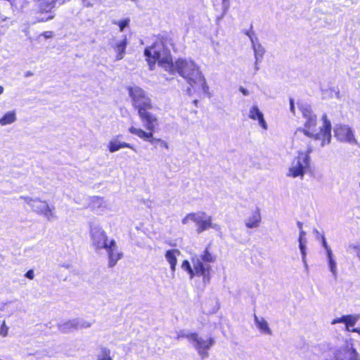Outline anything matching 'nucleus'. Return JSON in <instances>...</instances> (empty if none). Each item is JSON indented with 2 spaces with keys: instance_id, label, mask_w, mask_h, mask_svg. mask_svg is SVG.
<instances>
[{
  "instance_id": "nucleus-45",
  "label": "nucleus",
  "mask_w": 360,
  "mask_h": 360,
  "mask_svg": "<svg viewBox=\"0 0 360 360\" xmlns=\"http://www.w3.org/2000/svg\"><path fill=\"white\" fill-rule=\"evenodd\" d=\"M11 4V8L14 11V8L16 7V0H8Z\"/></svg>"
},
{
  "instance_id": "nucleus-44",
  "label": "nucleus",
  "mask_w": 360,
  "mask_h": 360,
  "mask_svg": "<svg viewBox=\"0 0 360 360\" xmlns=\"http://www.w3.org/2000/svg\"><path fill=\"white\" fill-rule=\"evenodd\" d=\"M239 91L244 95V96H248L249 95V91L245 89L244 87L243 86H240L239 88Z\"/></svg>"
},
{
  "instance_id": "nucleus-6",
  "label": "nucleus",
  "mask_w": 360,
  "mask_h": 360,
  "mask_svg": "<svg viewBox=\"0 0 360 360\" xmlns=\"http://www.w3.org/2000/svg\"><path fill=\"white\" fill-rule=\"evenodd\" d=\"M309 153L300 152L298 155L292 160L288 172V176L303 179L306 171L310 167V157Z\"/></svg>"
},
{
  "instance_id": "nucleus-28",
  "label": "nucleus",
  "mask_w": 360,
  "mask_h": 360,
  "mask_svg": "<svg viewBox=\"0 0 360 360\" xmlns=\"http://www.w3.org/2000/svg\"><path fill=\"white\" fill-rule=\"evenodd\" d=\"M16 115L14 111H9L6 112L1 119H0V125L5 126L7 124H11L15 122Z\"/></svg>"
},
{
  "instance_id": "nucleus-46",
  "label": "nucleus",
  "mask_w": 360,
  "mask_h": 360,
  "mask_svg": "<svg viewBox=\"0 0 360 360\" xmlns=\"http://www.w3.org/2000/svg\"><path fill=\"white\" fill-rule=\"evenodd\" d=\"M71 0H58V6H62L69 1H70Z\"/></svg>"
},
{
  "instance_id": "nucleus-25",
  "label": "nucleus",
  "mask_w": 360,
  "mask_h": 360,
  "mask_svg": "<svg viewBox=\"0 0 360 360\" xmlns=\"http://www.w3.org/2000/svg\"><path fill=\"white\" fill-rule=\"evenodd\" d=\"M77 322L75 319L68 320L67 321L60 323L58 325L59 330L63 333H69L77 330Z\"/></svg>"
},
{
  "instance_id": "nucleus-51",
  "label": "nucleus",
  "mask_w": 360,
  "mask_h": 360,
  "mask_svg": "<svg viewBox=\"0 0 360 360\" xmlns=\"http://www.w3.org/2000/svg\"><path fill=\"white\" fill-rule=\"evenodd\" d=\"M0 18H1V21H3V22L7 20V19H8V18L5 15H0Z\"/></svg>"
},
{
  "instance_id": "nucleus-52",
  "label": "nucleus",
  "mask_w": 360,
  "mask_h": 360,
  "mask_svg": "<svg viewBox=\"0 0 360 360\" xmlns=\"http://www.w3.org/2000/svg\"><path fill=\"white\" fill-rule=\"evenodd\" d=\"M4 89L2 86H0V95L4 93Z\"/></svg>"
},
{
  "instance_id": "nucleus-3",
  "label": "nucleus",
  "mask_w": 360,
  "mask_h": 360,
  "mask_svg": "<svg viewBox=\"0 0 360 360\" xmlns=\"http://www.w3.org/2000/svg\"><path fill=\"white\" fill-rule=\"evenodd\" d=\"M323 352H330L331 359L325 360H360V353L354 346L353 340H347L343 344L333 347L330 343L321 345Z\"/></svg>"
},
{
  "instance_id": "nucleus-36",
  "label": "nucleus",
  "mask_w": 360,
  "mask_h": 360,
  "mask_svg": "<svg viewBox=\"0 0 360 360\" xmlns=\"http://www.w3.org/2000/svg\"><path fill=\"white\" fill-rule=\"evenodd\" d=\"M194 213H190L188 214L183 219H182V224H187L189 221H193V217Z\"/></svg>"
},
{
  "instance_id": "nucleus-47",
  "label": "nucleus",
  "mask_w": 360,
  "mask_h": 360,
  "mask_svg": "<svg viewBox=\"0 0 360 360\" xmlns=\"http://www.w3.org/2000/svg\"><path fill=\"white\" fill-rule=\"evenodd\" d=\"M259 63L260 62H257V60H255V70L256 72L258 71L259 69Z\"/></svg>"
},
{
  "instance_id": "nucleus-2",
  "label": "nucleus",
  "mask_w": 360,
  "mask_h": 360,
  "mask_svg": "<svg viewBox=\"0 0 360 360\" xmlns=\"http://www.w3.org/2000/svg\"><path fill=\"white\" fill-rule=\"evenodd\" d=\"M299 109L305 121L304 128H299L297 131L304 133L315 141H319L321 147L329 144L331 139V125L330 121L327 120L326 115L323 116V124L320 128V131L318 132L316 129L317 117L313 112L311 106L307 103H299Z\"/></svg>"
},
{
  "instance_id": "nucleus-48",
  "label": "nucleus",
  "mask_w": 360,
  "mask_h": 360,
  "mask_svg": "<svg viewBox=\"0 0 360 360\" xmlns=\"http://www.w3.org/2000/svg\"><path fill=\"white\" fill-rule=\"evenodd\" d=\"M297 225L300 230H303L302 229L303 224L301 221H297Z\"/></svg>"
},
{
  "instance_id": "nucleus-10",
  "label": "nucleus",
  "mask_w": 360,
  "mask_h": 360,
  "mask_svg": "<svg viewBox=\"0 0 360 360\" xmlns=\"http://www.w3.org/2000/svg\"><path fill=\"white\" fill-rule=\"evenodd\" d=\"M188 341L193 345V347L197 350L198 354L202 359L208 356V350L214 343L213 338H210L207 339H203L198 336L195 333H193L188 336Z\"/></svg>"
},
{
  "instance_id": "nucleus-16",
  "label": "nucleus",
  "mask_w": 360,
  "mask_h": 360,
  "mask_svg": "<svg viewBox=\"0 0 360 360\" xmlns=\"http://www.w3.org/2000/svg\"><path fill=\"white\" fill-rule=\"evenodd\" d=\"M89 207L98 214H102L109 210L108 204L103 198L93 196L89 198Z\"/></svg>"
},
{
  "instance_id": "nucleus-49",
  "label": "nucleus",
  "mask_w": 360,
  "mask_h": 360,
  "mask_svg": "<svg viewBox=\"0 0 360 360\" xmlns=\"http://www.w3.org/2000/svg\"><path fill=\"white\" fill-rule=\"evenodd\" d=\"M351 331L352 332H354V333H357L358 334L360 335V328H353V329H352Z\"/></svg>"
},
{
  "instance_id": "nucleus-18",
  "label": "nucleus",
  "mask_w": 360,
  "mask_h": 360,
  "mask_svg": "<svg viewBox=\"0 0 360 360\" xmlns=\"http://www.w3.org/2000/svg\"><path fill=\"white\" fill-rule=\"evenodd\" d=\"M359 319V314L344 315L341 317L333 319L331 323L334 325L339 323H343L345 324L346 330L347 331H351L352 329H350V328L353 327Z\"/></svg>"
},
{
  "instance_id": "nucleus-19",
  "label": "nucleus",
  "mask_w": 360,
  "mask_h": 360,
  "mask_svg": "<svg viewBox=\"0 0 360 360\" xmlns=\"http://www.w3.org/2000/svg\"><path fill=\"white\" fill-rule=\"evenodd\" d=\"M248 116L252 120H257L259 126L264 129H267L268 126L264 118V115L257 105H255L250 109Z\"/></svg>"
},
{
  "instance_id": "nucleus-42",
  "label": "nucleus",
  "mask_w": 360,
  "mask_h": 360,
  "mask_svg": "<svg viewBox=\"0 0 360 360\" xmlns=\"http://www.w3.org/2000/svg\"><path fill=\"white\" fill-rule=\"evenodd\" d=\"M322 244H323V246L324 247V248L326 249V255L328 254V250H331L330 248V247L328 245L326 241V239L324 237H323V240H322Z\"/></svg>"
},
{
  "instance_id": "nucleus-15",
  "label": "nucleus",
  "mask_w": 360,
  "mask_h": 360,
  "mask_svg": "<svg viewBox=\"0 0 360 360\" xmlns=\"http://www.w3.org/2000/svg\"><path fill=\"white\" fill-rule=\"evenodd\" d=\"M193 222L197 225L196 231L201 233L209 229L212 217L207 214L205 212H194Z\"/></svg>"
},
{
  "instance_id": "nucleus-26",
  "label": "nucleus",
  "mask_w": 360,
  "mask_h": 360,
  "mask_svg": "<svg viewBox=\"0 0 360 360\" xmlns=\"http://www.w3.org/2000/svg\"><path fill=\"white\" fill-rule=\"evenodd\" d=\"M327 255V259L328 263V267L330 269V272L335 278L338 276V269H337V264L333 257V255L331 250H328Z\"/></svg>"
},
{
  "instance_id": "nucleus-39",
  "label": "nucleus",
  "mask_w": 360,
  "mask_h": 360,
  "mask_svg": "<svg viewBox=\"0 0 360 360\" xmlns=\"http://www.w3.org/2000/svg\"><path fill=\"white\" fill-rule=\"evenodd\" d=\"M209 229H213L217 231H221V226L220 225L217 224H213L212 222V221H210V226H209Z\"/></svg>"
},
{
  "instance_id": "nucleus-30",
  "label": "nucleus",
  "mask_w": 360,
  "mask_h": 360,
  "mask_svg": "<svg viewBox=\"0 0 360 360\" xmlns=\"http://www.w3.org/2000/svg\"><path fill=\"white\" fill-rule=\"evenodd\" d=\"M98 360H112L110 357V350L103 347L101 354L98 356Z\"/></svg>"
},
{
  "instance_id": "nucleus-11",
  "label": "nucleus",
  "mask_w": 360,
  "mask_h": 360,
  "mask_svg": "<svg viewBox=\"0 0 360 360\" xmlns=\"http://www.w3.org/2000/svg\"><path fill=\"white\" fill-rule=\"evenodd\" d=\"M129 131L131 134L137 136L138 137L143 139V141H148L154 146H156L158 144L161 148H164L165 149L169 148V145H168L167 142H166L165 141H164L161 139L155 138L153 136L154 133L146 132V131H144L142 129L136 128L134 127H131L129 129Z\"/></svg>"
},
{
  "instance_id": "nucleus-43",
  "label": "nucleus",
  "mask_w": 360,
  "mask_h": 360,
  "mask_svg": "<svg viewBox=\"0 0 360 360\" xmlns=\"http://www.w3.org/2000/svg\"><path fill=\"white\" fill-rule=\"evenodd\" d=\"M45 38L49 39L53 37V32L51 31H47L43 33Z\"/></svg>"
},
{
  "instance_id": "nucleus-40",
  "label": "nucleus",
  "mask_w": 360,
  "mask_h": 360,
  "mask_svg": "<svg viewBox=\"0 0 360 360\" xmlns=\"http://www.w3.org/2000/svg\"><path fill=\"white\" fill-rule=\"evenodd\" d=\"M290 109L291 112L295 115V108L294 105V100L292 98L290 99Z\"/></svg>"
},
{
  "instance_id": "nucleus-20",
  "label": "nucleus",
  "mask_w": 360,
  "mask_h": 360,
  "mask_svg": "<svg viewBox=\"0 0 360 360\" xmlns=\"http://www.w3.org/2000/svg\"><path fill=\"white\" fill-rule=\"evenodd\" d=\"M261 215L259 208L253 211L251 215L245 220V226L249 229L257 228L259 226Z\"/></svg>"
},
{
  "instance_id": "nucleus-14",
  "label": "nucleus",
  "mask_w": 360,
  "mask_h": 360,
  "mask_svg": "<svg viewBox=\"0 0 360 360\" xmlns=\"http://www.w3.org/2000/svg\"><path fill=\"white\" fill-rule=\"evenodd\" d=\"M335 134L338 139L342 142L356 144L352 129L347 125H338L335 129Z\"/></svg>"
},
{
  "instance_id": "nucleus-55",
  "label": "nucleus",
  "mask_w": 360,
  "mask_h": 360,
  "mask_svg": "<svg viewBox=\"0 0 360 360\" xmlns=\"http://www.w3.org/2000/svg\"><path fill=\"white\" fill-rule=\"evenodd\" d=\"M193 103H194V104H195V105H197V104H198V100H195V101H193Z\"/></svg>"
},
{
  "instance_id": "nucleus-1",
  "label": "nucleus",
  "mask_w": 360,
  "mask_h": 360,
  "mask_svg": "<svg viewBox=\"0 0 360 360\" xmlns=\"http://www.w3.org/2000/svg\"><path fill=\"white\" fill-rule=\"evenodd\" d=\"M144 54L150 70L158 63L165 71L172 75L178 73L191 87L199 86L204 94H209V86L200 68L191 59L179 58L173 63L167 41L158 39L145 49Z\"/></svg>"
},
{
  "instance_id": "nucleus-35",
  "label": "nucleus",
  "mask_w": 360,
  "mask_h": 360,
  "mask_svg": "<svg viewBox=\"0 0 360 360\" xmlns=\"http://www.w3.org/2000/svg\"><path fill=\"white\" fill-rule=\"evenodd\" d=\"M193 333H186L184 330H181L178 333L176 336V340H180L182 338H186L188 340V336L191 335Z\"/></svg>"
},
{
  "instance_id": "nucleus-13",
  "label": "nucleus",
  "mask_w": 360,
  "mask_h": 360,
  "mask_svg": "<svg viewBox=\"0 0 360 360\" xmlns=\"http://www.w3.org/2000/svg\"><path fill=\"white\" fill-rule=\"evenodd\" d=\"M150 110H144L139 112V117L148 132L154 133L159 126L157 116L150 112Z\"/></svg>"
},
{
  "instance_id": "nucleus-32",
  "label": "nucleus",
  "mask_w": 360,
  "mask_h": 360,
  "mask_svg": "<svg viewBox=\"0 0 360 360\" xmlns=\"http://www.w3.org/2000/svg\"><path fill=\"white\" fill-rule=\"evenodd\" d=\"M129 18H126L120 21H114L113 24L118 25L120 27V30L122 32L124 30V28L129 25Z\"/></svg>"
},
{
  "instance_id": "nucleus-37",
  "label": "nucleus",
  "mask_w": 360,
  "mask_h": 360,
  "mask_svg": "<svg viewBox=\"0 0 360 360\" xmlns=\"http://www.w3.org/2000/svg\"><path fill=\"white\" fill-rule=\"evenodd\" d=\"M96 0H82V2L83 4V6L86 8H91L93 7L94 4V1Z\"/></svg>"
},
{
  "instance_id": "nucleus-4",
  "label": "nucleus",
  "mask_w": 360,
  "mask_h": 360,
  "mask_svg": "<svg viewBox=\"0 0 360 360\" xmlns=\"http://www.w3.org/2000/svg\"><path fill=\"white\" fill-rule=\"evenodd\" d=\"M217 256L210 252L209 247H207L201 254H194L191 256V263L195 266L197 273L202 275L204 283L210 282V264L215 262Z\"/></svg>"
},
{
  "instance_id": "nucleus-34",
  "label": "nucleus",
  "mask_w": 360,
  "mask_h": 360,
  "mask_svg": "<svg viewBox=\"0 0 360 360\" xmlns=\"http://www.w3.org/2000/svg\"><path fill=\"white\" fill-rule=\"evenodd\" d=\"M8 328L6 326L5 321L3 322L0 328V335L6 337L8 335Z\"/></svg>"
},
{
  "instance_id": "nucleus-5",
  "label": "nucleus",
  "mask_w": 360,
  "mask_h": 360,
  "mask_svg": "<svg viewBox=\"0 0 360 360\" xmlns=\"http://www.w3.org/2000/svg\"><path fill=\"white\" fill-rule=\"evenodd\" d=\"M33 11L39 16L34 18L32 24L45 22L55 18L53 10L57 7L58 0H34Z\"/></svg>"
},
{
  "instance_id": "nucleus-24",
  "label": "nucleus",
  "mask_w": 360,
  "mask_h": 360,
  "mask_svg": "<svg viewBox=\"0 0 360 360\" xmlns=\"http://www.w3.org/2000/svg\"><path fill=\"white\" fill-rule=\"evenodd\" d=\"M252 48L254 51L255 59L257 62H262L263 59V56L265 53V49L264 46L259 43L257 41H254L252 39Z\"/></svg>"
},
{
  "instance_id": "nucleus-23",
  "label": "nucleus",
  "mask_w": 360,
  "mask_h": 360,
  "mask_svg": "<svg viewBox=\"0 0 360 360\" xmlns=\"http://www.w3.org/2000/svg\"><path fill=\"white\" fill-rule=\"evenodd\" d=\"M131 148L134 151H136L135 148L130 143L126 142H122L117 139H112L109 142L108 149L110 153H114L119 150L121 148Z\"/></svg>"
},
{
  "instance_id": "nucleus-17",
  "label": "nucleus",
  "mask_w": 360,
  "mask_h": 360,
  "mask_svg": "<svg viewBox=\"0 0 360 360\" xmlns=\"http://www.w3.org/2000/svg\"><path fill=\"white\" fill-rule=\"evenodd\" d=\"M127 45V42L126 37L122 39H114L110 42L111 47L116 53V60H120L124 58Z\"/></svg>"
},
{
  "instance_id": "nucleus-29",
  "label": "nucleus",
  "mask_w": 360,
  "mask_h": 360,
  "mask_svg": "<svg viewBox=\"0 0 360 360\" xmlns=\"http://www.w3.org/2000/svg\"><path fill=\"white\" fill-rule=\"evenodd\" d=\"M77 330L90 328L92 325V322L77 318L75 319Z\"/></svg>"
},
{
  "instance_id": "nucleus-54",
  "label": "nucleus",
  "mask_w": 360,
  "mask_h": 360,
  "mask_svg": "<svg viewBox=\"0 0 360 360\" xmlns=\"http://www.w3.org/2000/svg\"><path fill=\"white\" fill-rule=\"evenodd\" d=\"M303 264L304 265L305 269L307 270L308 269V264H307V263L306 262V263H303Z\"/></svg>"
},
{
  "instance_id": "nucleus-27",
  "label": "nucleus",
  "mask_w": 360,
  "mask_h": 360,
  "mask_svg": "<svg viewBox=\"0 0 360 360\" xmlns=\"http://www.w3.org/2000/svg\"><path fill=\"white\" fill-rule=\"evenodd\" d=\"M181 269L188 273L191 279H192L195 276L202 277V275L197 273L195 266H193L192 267L188 260L183 261L181 264Z\"/></svg>"
},
{
  "instance_id": "nucleus-9",
  "label": "nucleus",
  "mask_w": 360,
  "mask_h": 360,
  "mask_svg": "<svg viewBox=\"0 0 360 360\" xmlns=\"http://www.w3.org/2000/svg\"><path fill=\"white\" fill-rule=\"evenodd\" d=\"M20 198L24 200L34 212L43 215L48 221H52L56 218L55 213L50 208L46 201L41 200L37 198H32L23 195L20 196Z\"/></svg>"
},
{
  "instance_id": "nucleus-22",
  "label": "nucleus",
  "mask_w": 360,
  "mask_h": 360,
  "mask_svg": "<svg viewBox=\"0 0 360 360\" xmlns=\"http://www.w3.org/2000/svg\"><path fill=\"white\" fill-rule=\"evenodd\" d=\"M254 321L257 328L262 333L269 335L272 334L268 322L263 317L259 318L256 314H254Z\"/></svg>"
},
{
  "instance_id": "nucleus-33",
  "label": "nucleus",
  "mask_w": 360,
  "mask_h": 360,
  "mask_svg": "<svg viewBox=\"0 0 360 360\" xmlns=\"http://www.w3.org/2000/svg\"><path fill=\"white\" fill-rule=\"evenodd\" d=\"M244 33L245 35H247L250 38V40L251 42H252V39L254 41H257L258 38L257 37L256 34L252 31V28L249 30H245L244 32Z\"/></svg>"
},
{
  "instance_id": "nucleus-21",
  "label": "nucleus",
  "mask_w": 360,
  "mask_h": 360,
  "mask_svg": "<svg viewBox=\"0 0 360 360\" xmlns=\"http://www.w3.org/2000/svg\"><path fill=\"white\" fill-rule=\"evenodd\" d=\"M181 254V252L177 249L169 250L165 253V259L170 265V269L172 273L176 271V266L177 264V256Z\"/></svg>"
},
{
  "instance_id": "nucleus-8",
  "label": "nucleus",
  "mask_w": 360,
  "mask_h": 360,
  "mask_svg": "<svg viewBox=\"0 0 360 360\" xmlns=\"http://www.w3.org/2000/svg\"><path fill=\"white\" fill-rule=\"evenodd\" d=\"M89 233L91 245L96 252L103 250L109 243L110 240L105 231L101 225L96 221L89 222Z\"/></svg>"
},
{
  "instance_id": "nucleus-50",
  "label": "nucleus",
  "mask_w": 360,
  "mask_h": 360,
  "mask_svg": "<svg viewBox=\"0 0 360 360\" xmlns=\"http://www.w3.org/2000/svg\"><path fill=\"white\" fill-rule=\"evenodd\" d=\"M334 92H335V94L336 98H340V91H339V90H338V89H337V90L334 89Z\"/></svg>"
},
{
  "instance_id": "nucleus-41",
  "label": "nucleus",
  "mask_w": 360,
  "mask_h": 360,
  "mask_svg": "<svg viewBox=\"0 0 360 360\" xmlns=\"http://www.w3.org/2000/svg\"><path fill=\"white\" fill-rule=\"evenodd\" d=\"M34 271L33 270H29L28 271H27V273L25 274V276L29 278V279H33L34 278Z\"/></svg>"
},
{
  "instance_id": "nucleus-53",
  "label": "nucleus",
  "mask_w": 360,
  "mask_h": 360,
  "mask_svg": "<svg viewBox=\"0 0 360 360\" xmlns=\"http://www.w3.org/2000/svg\"><path fill=\"white\" fill-rule=\"evenodd\" d=\"M187 93L191 95V89L190 87H188L186 90Z\"/></svg>"
},
{
  "instance_id": "nucleus-31",
  "label": "nucleus",
  "mask_w": 360,
  "mask_h": 360,
  "mask_svg": "<svg viewBox=\"0 0 360 360\" xmlns=\"http://www.w3.org/2000/svg\"><path fill=\"white\" fill-rule=\"evenodd\" d=\"M307 242H299V248L302 255V261L303 263H306L307 256Z\"/></svg>"
},
{
  "instance_id": "nucleus-38",
  "label": "nucleus",
  "mask_w": 360,
  "mask_h": 360,
  "mask_svg": "<svg viewBox=\"0 0 360 360\" xmlns=\"http://www.w3.org/2000/svg\"><path fill=\"white\" fill-rule=\"evenodd\" d=\"M306 232L304 230H300L298 242H307L306 238Z\"/></svg>"
},
{
  "instance_id": "nucleus-7",
  "label": "nucleus",
  "mask_w": 360,
  "mask_h": 360,
  "mask_svg": "<svg viewBox=\"0 0 360 360\" xmlns=\"http://www.w3.org/2000/svg\"><path fill=\"white\" fill-rule=\"evenodd\" d=\"M128 91L132 100V105L138 110V113L144 110H151L153 108L151 99L143 89L134 86L129 87Z\"/></svg>"
},
{
  "instance_id": "nucleus-12",
  "label": "nucleus",
  "mask_w": 360,
  "mask_h": 360,
  "mask_svg": "<svg viewBox=\"0 0 360 360\" xmlns=\"http://www.w3.org/2000/svg\"><path fill=\"white\" fill-rule=\"evenodd\" d=\"M103 250H105L108 258V267L112 268L122 257L123 253L119 250V247L114 239H110Z\"/></svg>"
}]
</instances>
